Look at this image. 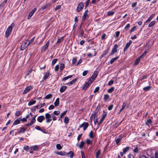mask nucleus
<instances>
[{
  "instance_id": "f257e3e1",
  "label": "nucleus",
  "mask_w": 158,
  "mask_h": 158,
  "mask_svg": "<svg viewBox=\"0 0 158 158\" xmlns=\"http://www.w3.org/2000/svg\"><path fill=\"white\" fill-rule=\"evenodd\" d=\"M14 26V24L12 23L10 26H9L7 29L6 33L5 36L7 38L10 35L12 31L13 28Z\"/></svg>"
},
{
  "instance_id": "f03ea898",
  "label": "nucleus",
  "mask_w": 158,
  "mask_h": 158,
  "mask_svg": "<svg viewBox=\"0 0 158 158\" xmlns=\"http://www.w3.org/2000/svg\"><path fill=\"white\" fill-rule=\"evenodd\" d=\"M39 150V146L37 145L31 146L29 152L31 154L33 153V151H37Z\"/></svg>"
},
{
  "instance_id": "7ed1b4c3",
  "label": "nucleus",
  "mask_w": 158,
  "mask_h": 158,
  "mask_svg": "<svg viewBox=\"0 0 158 158\" xmlns=\"http://www.w3.org/2000/svg\"><path fill=\"white\" fill-rule=\"evenodd\" d=\"M118 47V46L117 44H115L114 47L112 48L111 52L109 56L113 55L115 53L117 52Z\"/></svg>"
},
{
  "instance_id": "20e7f679",
  "label": "nucleus",
  "mask_w": 158,
  "mask_h": 158,
  "mask_svg": "<svg viewBox=\"0 0 158 158\" xmlns=\"http://www.w3.org/2000/svg\"><path fill=\"white\" fill-rule=\"evenodd\" d=\"M45 116L46 119V123H49L52 120L51 118V115L49 113H46L45 115Z\"/></svg>"
},
{
  "instance_id": "39448f33",
  "label": "nucleus",
  "mask_w": 158,
  "mask_h": 158,
  "mask_svg": "<svg viewBox=\"0 0 158 158\" xmlns=\"http://www.w3.org/2000/svg\"><path fill=\"white\" fill-rule=\"evenodd\" d=\"M84 5L82 2H80L78 5L77 8V12L80 11L83 8Z\"/></svg>"
},
{
  "instance_id": "423d86ee",
  "label": "nucleus",
  "mask_w": 158,
  "mask_h": 158,
  "mask_svg": "<svg viewBox=\"0 0 158 158\" xmlns=\"http://www.w3.org/2000/svg\"><path fill=\"white\" fill-rule=\"evenodd\" d=\"M33 86L31 85H29L26 87L25 89L23 94H24L27 93L33 88Z\"/></svg>"
},
{
  "instance_id": "0eeeda50",
  "label": "nucleus",
  "mask_w": 158,
  "mask_h": 158,
  "mask_svg": "<svg viewBox=\"0 0 158 158\" xmlns=\"http://www.w3.org/2000/svg\"><path fill=\"white\" fill-rule=\"evenodd\" d=\"M49 45V41H48L41 48V51L44 52L46 51L48 48Z\"/></svg>"
},
{
  "instance_id": "6e6552de",
  "label": "nucleus",
  "mask_w": 158,
  "mask_h": 158,
  "mask_svg": "<svg viewBox=\"0 0 158 158\" xmlns=\"http://www.w3.org/2000/svg\"><path fill=\"white\" fill-rule=\"evenodd\" d=\"M93 118V120L95 124H96V123L98 122V118L97 116L96 113H95L94 114L92 115L90 117V118Z\"/></svg>"
},
{
  "instance_id": "1a4fd4ad",
  "label": "nucleus",
  "mask_w": 158,
  "mask_h": 158,
  "mask_svg": "<svg viewBox=\"0 0 158 158\" xmlns=\"http://www.w3.org/2000/svg\"><path fill=\"white\" fill-rule=\"evenodd\" d=\"M89 124L88 123L84 122L79 127L81 128V127H83L84 131H85L86 130L87 128L89 126Z\"/></svg>"
},
{
  "instance_id": "9d476101",
  "label": "nucleus",
  "mask_w": 158,
  "mask_h": 158,
  "mask_svg": "<svg viewBox=\"0 0 158 158\" xmlns=\"http://www.w3.org/2000/svg\"><path fill=\"white\" fill-rule=\"evenodd\" d=\"M123 138V136L121 135H119L118 138H116L115 140L116 143V144L118 145H119V143L122 140Z\"/></svg>"
},
{
  "instance_id": "9b49d317",
  "label": "nucleus",
  "mask_w": 158,
  "mask_h": 158,
  "mask_svg": "<svg viewBox=\"0 0 158 158\" xmlns=\"http://www.w3.org/2000/svg\"><path fill=\"white\" fill-rule=\"evenodd\" d=\"M29 45L28 44H27V42H25L22 43L21 47V50H23L25 49Z\"/></svg>"
},
{
  "instance_id": "f8f14e48",
  "label": "nucleus",
  "mask_w": 158,
  "mask_h": 158,
  "mask_svg": "<svg viewBox=\"0 0 158 158\" xmlns=\"http://www.w3.org/2000/svg\"><path fill=\"white\" fill-rule=\"evenodd\" d=\"M88 12V10H85L82 18V21H84L86 19L89 17V15L87 14Z\"/></svg>"
},
{
  "instance_id": "ddd939ff",
  "label": "nucleus",
  "mask_w": 158,
  "mask_h": 158,
  "mask_svg": "<svg viewBox=\"0 0 158 158\" xmlns=\"http://www.w3.org/2000/svg\"><path fill=\"white\" fill-rule=\"evenodd\" d=\"M132 43V41L131 40H130L128 42H127L125 45V47L124 48L123 51L125 52L126 51L127 49L129 47L130 45Z\"/></svg>"
},
{
  "instance_id": "4468645a",
  "label": "nucleus",
  "mask_w": 158,
  "mask_h": 158,
  "mask_svg": "<svg viewBox=\"0 0 158 158\" xmlns=\"http://www.w3.org/2000/svg\"><path fill=\"white\" fill-rule=\"evenodd\" d=\"M45 119V117L43 115H41L40 116H39L37 118V121L40 123H41Z\"/></svg>"
},
{
  "instance_id": "2eb2a0df",
  "label": "nucleus",
  "mask_w": 158,
  "mask_h": 158,
  "mask_svg": "<svg viewBox=\"0 0 158 158\" xmlns=\"http://www.w3.org/2000/svg\"><path fill=\"white\" fill-rule=\"evenodd\" d=\"M66 155H67L68 157H69L70 158H73L74 156V153L73 151H70L68 153H66Z\"/></svg>"
},
{
  "instance_id": "dca6fc26",
  "label": "nucleus",
  "mask_w": 158,
  "mask_h": 158,
  "mask_svg": "<svg viewBox=\"0 0 158 158\" xmlns=\"http://www.w3.org/2000/svg\"><path fill=\"white\" fill-rule=\"evenodd\" d=\"M109 49H110V48H108V49L107 50H106L105 51H104L103 53L101 55L100 57V59L102 58L105 56L109 52Z\"/></svg>"
},
{
  "instance_id": "f3484780",
  "label": "nucleus",
  "mask_w": 158,
  "mask_h": 158,
  "mask_svg": "<svg viewBox=\"0 0 158 158\" xmlns=\"http://www.w3.org/2000/svg\"><path fill=\"white\" fill-rule=\"evenodd\" d=\"M36 8H34L29 14L28 17V19L30 18L34 14L36 10Z\"/></svg>"
},
{
  "instance_id": "a211bd4d",
  "label": "nucleus",
  "mask_w": 158,
  "mask_h": 158,
  "mask_svg": "<svg viewBox=\"0 0 158 158\" xmlns=\"http://www.w3.org/2000/svg\"><path fill=\"white\" fill-rule=\"evenodd\" d=\"M97 75V72L96 71H95L93 73L91 77H90L92 79H93V80H94L96 78Z\"/></svg>"
},
{
  "instance_id": "6ab92c4d",
  "label": "nucleus",
  "mask_w": 158,
  "mask_h": 158,
  "mask_svg": "<svg viewBox=\"0 0 158 158\" xmlns=\"http://www.w3.org/2000/svg\"><path fill=\"white\" fill-rule=\"evenodd\" d=\"M56 153L61 156H65L66 154V152L64 151L57 152Z\"/></svg>"
},
{
  "instance_id": "aec40b11",
  "label": "nucleus",
  "mask_w": 158,
  "mask_h": 158,
  "mask_svg": "<svg viewBox=\"0 0 158 158\" xmlns=\"http://www.w3.org/2000/svg\"><path fill=\"white\" fill-rule=\"evenodd\" d=\"M49 73H50L49 71L45 73V75L43 77V80H45L47 79L49 76Z\"/></svg>"
},
{
  "instance_id": "412c9836",
  "label": "nucleus",
  "mask_w": 158,
  "mask_h": 158,
  "mask_svg": "<svg viewBox=\"0 0 158 158\" xmlns=\"http://www.w3.org/2000/svg\"><path fill=\"white\" fill-rule=\"evenodd\" d=\"M21 118V117L15 120L13 123V125H15L19 124L20 122V118Z\"/></svg>"
},
{
  "instance_id": "4be33fe9",
  "label": "nucleus",
  "mask_w": 158,
  "mask_h": 158,
  "mask_svg": "<svg viewBox=\"0 0 158 158\" xmlns=\"http://www.w3.org/2000/svg\"><path fill=\"white\" fill-rule=\"evenodd\" d=\"M36 117V116H34L33 117L31 120L30 122H29L30 123L31 125H32L33 124H34L35 121H36V119H35V117Z\"/></svg>"
},
{
  "instance_id": "5701e85b",
  "label": "nucleus",
  "mask_w": 158,
  "mask_h": 158,
  "mask_svg": "<svg viewBox=\"0 0 158 158\" xmlns=\"http://www.w3.org/2000/svg\"><path fill=\"white\" fill-rule=\"evenodd\" d=\"M119 56H118L111 59L110 61V64H112L113 63V62H114L115 61H116L119 58Z\"/></svg>"
},
{
  "instance_id": "b1692460",
  "label": "nucleus",
  "mask_w": 158,
  "mask_h": 158,
  "mask_svg": "<svg viewBox=\"0 0 158 158\" xmlns=\"http://www.w3.org/2000/svg\"><path fill=\"white\" fill-rule=\"evenodd\" d=\"M101 154V150L99 149L98 150L96 153L95 157L96 158H98L99 156Z\"/></svg>"
},
{
  "instance_id": "393cba45",
  "label": "nucleus",
  "mask_w": 158,
  "mask_h": 158,
  "mask_svg": "<svg viewBox=\"0 0 158 158\" xmlns=\"http://www.w3.org/2000/svg\"><path fill=\"white\" fill-rule=\"evenodd\" d=\"M89 85L88 83L87 82H86L83 85L82 87V89L84 90H85L87 89L88 87L89 86Z\"/></svg>"
},
{
  "instance_id": "a878e982",
  "label": "nucleus",
  "mask_w": 158,
  "mask_h": 158,
  "mask_svg": "<svg viewBox=\"0 0 158 158\" xmlns=\"http://www.w3.org/2000/svg\"><path fill=\"white\" fill-rule=\"evenodd\" d=\"M151 85H149L145 87H144L143 88V90L145 91H147L151 89Z\"/></svg>"
},
{
  "instance_id": "bb28decb",
  "label": "nucleus",
  "mask_w": 158,
  "mask_h": 158,
  "mask_svg": "<svg viewBox=\"0 0 158 158\" xmlns=\"http://www.w3.org/2000/svg\"><path fill=\"white\" fill-rule=\"evenodd\" d=\"M127 105V104L125 102H124L122 106V107L121 108L120 110L119 111V113H120L121 111L123 110V109H125V108L126 107V105Z\"/></svg>"
},
{
  "instance_id": "cd10ccee",
  "label": "nucleus",
  "mask_w": 158,
  "mask_h": 158,
  "mask_svg": "<svg viewBox=\"0 0 158 158\" xmlns=\"http://www.w3.org/2000/svg\"><path fill=\"white\" fill-rule=\"evenodd\" d=\"M67 87L66 86H63L60 88V91L61 93L63 92L66 89Z\"/></svg>"
},
{
  "instance_id": "c85d7f7f",
  "label": "nucleus",
  "mask_w": 158,
  "mask_h": 158,
  "mask_svg": "<svg viewBox=\"0 0 158 158\" xmlns=\"http://www.w3.org/2000/svg\"><path fill=\"white\" fill-rule=\"evenodd\" d=\"M54 104L55 106H58L59 104V98H57L55 102L54 103Z\"/></svg>"
},
{
  "instance_id": "c756f323",
  "label": "nucleus",
  "mask_w": 158,
  "mask_h": 158,
  "mask_svg": "<svg viewBox=\"0 0 158 158\" xmlns=\"http://www.w3.org/2000/svg\"><path fill=\"white\" fill-rule=\"evenodd\" d=\"M114 89V87H112L111 88L108 89L107 92L108 93H111L112 92Z\"/></svg>"
},
{
  "instance_id": "7c9ffc66",
  "label": "nucleus",
  "mask_w": 158,
  "mask_h": 158,
  "mask_svg": "<svg viewBox=\"0 0 158 158\" xmlns=\"http://www.w3.org/2000/svg\"><path fill=\"white\" fill-rule=\"evenodd\" d=\"M155 23L156 21H152L148 24V27H152L155 24Z\"/></svg>"
},
{
  "instance_id": "2f4dec72",
  "label": "nucleus",
  "mask_w": 158,
  "mask_h": 158,
  "mask_svg": "<svg viewBox=\"0 0 158 158\" xmlns=\"http://www.w3.org/2000/svg\"><path fill=\"white\" fill-rule=\"evenodd\" d=\"M36 101L35 100H32L29 102L28 103V105L29 106H31L33 104H35L36 103Z\"/></svg>"
},
{
  "instance_id": "473e14b6",
  "label": "nucleus",
  "mask_w": 158,
  "mask_h": 158,
  "mask_svg": "<svg viewBox=\"0 0 158 158\" xmlns=\"http://www.w3.org/2000/svg\"><path fill=\"white\" fill-rule=\"evenodd\" d=\"M89 136L91 138H92L94 137V135L93 132V131H90V132L89 134Z\"/></svg>"
},
{
  "instance_id": "72a5a7b5",
  "label": "nucleus",
  "mask_w": 158,
  "mask_h": 158,
  "mask_svg": "<svg viewBox=\"0 0 158 158\" xmlns=\"http://www.w3.org/2000/svg\"><path fill=\"white\" fill-rule=\"evenodd\" d=\"M26 130L24 128H21L18 131V133H24L25 131Z\"/></svg>"
},
{
  "instance_id": "f704fd0d",
  "label": "nucleus",
  "mask_w": 158,
  "mask_h": 158,
  "mask_svg": "<svg viewBox=\"0 0 158 158\" xmlns=\"http://www.w3.org/2000/svg\"><path fill=\"white\" fill-rule=\"evenodd\" d=\"M141 58L139 57V58L137 59L136 60L134 63L135 65H137L139 63Z\"/></svg>"
},
{
  "instance_id": "c9c22d12",
  "label": "nucleus",
  "mask_w": 158,
  "mask_h": 158,
  "mask_svg": "<svg viewBox=\"0 0 158 158\" xmlns=\"http://www.w3.org/2000/svg\"><path fill=\"white\" fill-rule=\"evenodd\" d=\"M129 149V147L127 146L126 148L123 149V152L124 153H125L126 152H127Z\"/></svg>"
},
{
  "instance_id": "e433bc0d",
  "label": "nucleus",
  "mask_w": 158,
  "mask_h": 158,
  "mask_svg": "<svg viewBox=\"0 0 158 158\" xmlns=\"http://www.w3.org/2000/svg\"><path fill=\"white\" fill-rule=\"evenodd\" d=\"M23 149L25 151H27L29 149L30 150V147L28 145H25L23 147Z\"/></svg>"
},
{
  "instance_id": "4c0bfd02",
  "label": "nucleus",
  "mask_w": 158,
  "mask_h": 158,
  "mask_svg": "<svg viewBox=\"0 0 158 158\" xmlns=\"http://www.w3.org/2000/svg\"><path fill=\"white\" fill-rule=\"evenodd\" d=\"M84 144H85L84 142L83 141H81V142L80 145H79V147L80 148H83Z\"/></svg>"
},
{
  "instance_id": "58836bf2",
  "label": "nucleus",
  "mask_w": 158,
  "mask_h": 158,
  "mask_svg": "<svg viewBox=\"0 0 158 158\" xmlns=\"http://www.w3.org/2000/svg\"><path fill=\"white\" fill-rule=\"evenodd\" d=\"M56 147L58 150H60L62 148V147L60 144H57L56 145Z\"/></svg>"
},
{
  "instance_id": "ea45409f",
  "label": "nucleus",
  "mask_w": 158,
  "mask_h": 158,
  "mask_svg": "<svg viewBox=\"0 0 158 158\" xmlns=\"http://www.w3.org/2000/svg\"><path fill=\"white\" fill-rule=\"evenodd\" d=\"M109 98V96L108 94H105L104 96V99L105 101H106Z\"/></svg>"
},
{
  "instance_id": "a19ab883",
  "label": "nucleus",
  "mask_w": 158,
  "mask_h": 158,
  "mask_svg": "<svg viewBox=\"0 0 158 158\" xmlns=\"http://www.w3.org/2000/svg\"><path fill=\"white\" fill-rule=\"evenodd\" d=\"M52 94H49L47 95L45 97V98L46 99H49L52 98Z\"/></svg>"
},
{
  "instance_id": "79ce46f5",
  "label": "nucleus",
  "mask_w": 158,
  "mask_h": 158,
  "mask_svg": "<svg viewBox=\"0 0 158 158\" xmlns=\"http://www.w3.org/2000/svg\"><path fill=\"white\" fill-rule=\"evenodd\" d=\"M57 59H53L52 61V66H53L55 63L57 62V61L58 60Z\"/></svg>"
},
{
  "instance_id": "37998d69",
  "label": "nucleus",
  "mask_w": 158,
  "mask_h": 158,
  "mask_svg": "<svg viewBox=\"0 0 158 158\" xmlns=\"http://www.w3.org/2000/svg\"><path fill=\"white\" fill-rule=\"evenodd\" d=\"M69 122V119L67 117H65L64 118V123L67 124Z\"/></svg>"
},
{
  "instance_id": "c03bdc74",
  "label": "nucleus",
  "mask_w": 158,
  "mask_h": 158,
  "mask_svg": "<svg viewBox=\"0 0 158 158\" xmlns=\"http://www.w3.org/2000/svg\"><path fill=\"white\" fill-rule=\"evenodd\" d=\"M94 80L93 79H92L91 77L89 79L87 82L88 83L89 85L91 84Z\"/></svg>"
},
{
  "instance_id": "a18cd8bd",
  "label": "nucleus",
  "mask_w": 158,
  "mask_h": 158,
  "mask_svg": "<svg viewBox=\"0 0 158 158\" xmlns=\"http://www.w3.org/2000/svg\"><path fill=\"white\" fill-rule=\"evenodd\" d=\"M50 6V4H46L42 8V9L43 10H44L48 8V7Z\"/></svg>"
},
{
  "instance_id": "49530a36",
  "label": "nucleus",
  "mask_w": 158,
  "mask_h": 158,
  "mask_svg": "<svg viewBox=\"0 0 158 158\" xmlns=\"http://www.w3.org/2000/svg\"><path fill=\"white\" fill-rule=\"evenodd\" d=\"M22 114V113L19 111H17L15 113V115L16 116H19Z\"/></svg>"
},
{
  "instance_id": "de8ad7c7",
  "label": "nucleus",
  "mask_w": 158,
  "mask_h": 158,
  "mask_svg": "<svg viewBox=\"0 0 158 158\" xmlns=\"http://www.w3.org/2000/svg\"><path fill=\"white\" fill-rule=\"evenodd\" d=\"M65 67L64 64L63 63H61L60 64V69L61 71H62L64 68Z\"/></svg>"
},
{
  "instance_id": "09e8293b",
  "label": "nucleus",
  "mask_w": 158,
  "mask_h": 158,
  "mask_svg": "<svg viewBox=\"0 0 158 158\" xmlns=\"http://www.w3.org/2000/svg\"><path fill=\"white\" fill-rule=\"evenodd\" d=\"M114 13V12L112 11H109L107 12V15L108 16H111L113 15Z\"/></svg>"
},
{
  "instance_id": "8fccbe9b",
  "label": "nucleus",
  "mask_w": 158,
  "mask_h": 158,
  "mask_svg": "<svg viewBox=\"0 0 158 158\" xmlns=\"http://www.w3.org/2000/svg\"><path fill=\"white\" fill-rule=\"evenodd\" d=\"M53 113L55 115H59L60 114V112L59 110L54 111L53 112Z\"/></svg>"
},
{
  "instance_id": "3c124183",
  "label": "nucleus",
  "mask_w": 158,
  "mask_h": 158,
  "mask_svg": "<svg viewBox=\"0 0 158 158\" xmlns=\"http://www.w3.org/2000/svg\"><path fill=\"white\" fill-rule=\"evenodd\" d=\"M152 123V120L151 119H148L146 122L145 123L146 125L151 124Z\"/></svg>"
},
{
  "instance_id": "603ef678",
  "label": "nucleus",
  "mask_w": 158,
  "mask_h": 158,
  "mask_svg": "<svg viewBox=\"0 0 158 158\" xmlns=\"http://www.w3.org/2000/svg\"><path fill=\"white\" fill-rule=\"evenodd\" d=\"M136 27L135 26H134L130 30V33H131L132 32L135 31L136 29Z\"/></svg>"
},
{
  "instance_id": "864d4df0",
  "label": "nucleus",
  "mask_w": 158,
  "mask_h": 158,
  "mask_svg": "<svg viewBox=\"0 0 158 158\" xmlns=\"http://www.w3.org/2000/svg\"><path fill=\"white\" fill-rule=\"evenodd\" d=\"M81 31V32H80V33L79 35V36L81 37L83 36L84 35V31H83V30H81V31Z\"/></svg>"
},
{
  "instance_id": "5fc2aeb1",
  "label": "nucleus",
  "mask_w": 158,
  "mask_h": 158,
  "mask_svg": "<svg viewBox=\"0 0 158 158\" xmlns=\"http://www.w3.org/2000/svg\"><path fill=\"white\" fill-rule=\"evenodd\" d=\"M130 24L129 23H127L124 28V29L126 30V31H127L128 29L130 27Z\"/></svg>"
},
{
  "instance_id": "6e6d98bb",
  "label": "nucleus",
  "mask_w": 158,
  "mask_h": 158,
  "mask_svg": "<svg viewBox=\"0 0 158 158\" xmlns=\"http://www.w3.org/2000/svg\"><path fill=\"white\" fill-rule=\"evenodd\" d=\"M77 61V59L76 57L73 58L72 60V64H75Z\"/></svg>"
},
{
  "instance_id": "4d7b16f0",
  "label": "nucleus",
  "mask_w": 158,
  "mask_h": 158,
  "mask_svg": "<svg viewBox=\"0 0 158 158\" xmlns=\"http://www.w3.org/2000/svg\"><path fill=\"white\" fill-rule=\"evenodd\" d=\"M35 38V37L34 36L33 37L32 39L29 41V42L28 44L29 45L31 44L33 41L34 40Z\"/></svg>"
},
{
  "instance_id": "13d9d810",
  "label": "nucleus",
  "mask_w": 158,
  "mask_h": 158,
  "mask_svg": "<svg viewBox=\"0 0 158 158\" xmlns=\"http://www.w3.org/2000/svg\"><path fill=\"white\" fill-rule=\"evenodd\" d=\"M88 73V70H85L83 71L82 73V75L83 76H86Z\"/></svg>"
},
{
  "instance_id": "bf43d9fd",
  "label": "nucleus",
  "mask_w": 158,
  "mask_h": 158,
  "mask_svg": "<svg viewBox=\"0 0 158 158\" xmlns=\"http://www.w3.org/2000/svg\"><path fill=\"white\" fill-rule=\"evenodd\" d=\"M86 143L88 144H92V141L89 139H87L86 140Z\"/></svg>"
},
{
  "instance_id": "052dcab7",
  "label": "nucleus",
  "mask_w": 158,
  "mask_h": 158,
  "mask_svg": "<svg viewBox=\"0 0 158 158\" xmlns=\"http://www.w3.org/2000/svg\"><path fill=\"white\" fill-rule=\"evenodd\" d=\"M59 66L58 65H56L54 68V70L56 72L59 69Z\"/></svg>"
},
{
  "instance_id": "680f3d73",
  "label": "nucleus",
  "mask_w": 158,
  "mask_h": 158,
  "mask_svg": "<svg viewBox=\"0 0 158 158\" xmlns=\"http://www.w3.org/2000/svg\"><path fill=\"white\" fill-rule=\"evenodd\" d=\"M61 8V5H58L54 9L55 10H58L60 9Z\"/></svg>"
},
{
  "instance_id": "e2e57ef3",
  "label": "nucleus",
  "mask_w": 158,
  "mask_h": 158,
  "mask_svg": "<svg viewBox=\"0 0 158 158\" xmlns=\"http://www.w3.org/2000/svg\"><path fill=\"white\" fill-rule=\"evenodd\" d=\"M107 115V113L105 111H103V114L102 118H103L105 119V118H106V116Z\"/></svg>"
},
{
  "instance_id": "0e129e2a",
  "label": "nucleus",
  "mask_w": 158,
  "mask_h": 158,
  "mask_svg": "<svg viewBox=\"0 0 158 158\" xmlns=\"http://www.w3.org/2000/svg\"><path fill=\"white\" fill-rule=\"evenodd\" d=\"M90 0H87V1L85 2V8H86L88 6L89 3L90 2Z\"/></svg>"
},
{
  "instance_id": "69168bd1",
  "label": "nucleus",
  "mask_w": 158,
  "mask_h": 158,
  "mask_svg": "<svg viewBox=\"0 0 158 158\" xmlns=\"http://www.w3.org/2000/svg\"><path fill=\"white\" fill-rule=\"evenodd\" d=\"M114 83V80H111L108 83V85H112Z\"/></svg>"
},
{
  "instance_id": "338daca9",
  "label": "nucleus",
  "mask_w": 158,
  "mask_h": 158,
  "mask_svg": "<svg viewBox=\"0 0 158 158\" xmlns=\"http://www.w3.org/2000/svg\"><path fill=\"white\" fill-rule=\"evenodd\" d=\"M81 158H85V156L84 154V153L82 151H81Z\"/></svg>"
},
{
  "instance_id": "774afa93",
  "label": "nucleus",
  "mask_w": 158,
  "mask_h": 158,
  "mask_svg": "<svg viewBox=\"0 0 158 158\" xmlns=\"http://www.w3.org/2000/svg\"><path fill=\"white\" fill-rule=\"evenodd\" d=\"M67 111H64L63 113H62L61 114H60V118H61L63 117L64 116L65 114H66V112H67Z\"/></svg>"
}]
</instances>
